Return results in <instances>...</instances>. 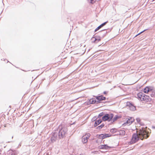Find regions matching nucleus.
I'll return each mask as SVG.
<instances>
[{"label":"nucleus","mask_w":155,"mask_h":155,"mask_svg":"<svg viewBox=\"0 0 155 155\" xmlns=\"http://www.w3.org/2000/svg\"><path fill=\"white\" fill-rule=\"evenodd\" d=\"M150 133L145 128L142 127L141 129L138 131L137 134L134 133L133 134L131 141L129 142L130 144H134L138 141L139 138V136L141 140L143 139H147L149 136Z\"/></svg>","instance_id":"obj_1"},{"label":"nucleus","mask_w":155,"mask_h":155,"mask_svg":"<svg viewBox=\"0 0 155 155\" xmlns=\"http://www.w3.org/2000/svg\"><path fill=\"white\" fill-rule=\"evenodd\" d=\"M67 131L68 129L67 127L60 126L59 127V130L57 132L58 138L61 139L65 137H66Z\"/></svg>","instance_id":"obj_2"},{"label":"nucleus","mask_w":155,"mask_h":155,"mask_svg":"<svg viewBox=\"0 0 155 155\" xmlns=\"http://www.w3.org/2000/svg\"><path fill=\"white\" fill-rule=\"evenodd\" d=\"M111 31V29H104L98 32V34L99 35V36L101 37V39L106 36L107 33Z\"/></svg>","instance_id":"obj_3"},{"label":"nucleus","mask_w":155,"mask_h":155,"mask_svg":"<svg viewBox=\"0 0 155 155\" xmlns=\"http://www.w3.org/2000/svg\"><path fill=\"white\" fill-rule=\"evenodd\" d=\"M51 137L50 140L52 143H53L55 142L58 138V135L57 134V132L55 131H53L51 134Z\"/></svg>","instance_id":"obj_4"},{"label":"nucleus","mask_w":155,"mask_h":155,"mask_svg":"<svg viewBox=\"0 0 155 155\" xmlns=\"http://www.w3.org/2000/svg\"><path fill=\"white\" fill-rule=\"evenodd\" d=\"M101 37L99 35H94L91 38V40L92 43H97L101 41Z\"/></svg>","instance_id":"obj_5"},{"label":"nucleus","mask_w":155,"mask_h":155,"mask_svg":"<svg viewBox=\"0 0 155 155\" xmlns=\"http://www.w3.org/2000/svg\"><path fill=\"white\" fill-rule=\"evenodd\" d=\"M112 135L110 134H100L98 135V138L103 139L107 137H111Z\"/></svg>","instance_id":"obj_6"},{"label":"nucleus","mask_w":155,"mask_h":155,"mask_svg":"<svg viewBox=\"0 0 155 155\" xmlns=\"http://www.w3.org/2000/svg\"><path fill=\"white\" fill-rule=\"evenodd\" d=\"M95 97L96 99L97 100V101H99V103L101 102V101H105L106 99V97H104L102 95H101L98 96H94Z\"/></svg>","instance_id":"obj_7"},{"label":"nucleus","mask_w":155,"mask_h":155,"mask_svg":"<svg viewBox=\"0 0 155 155\" xmlns=\"http://www.w3.org/2000/svg\"><path fill=\"white\" fill-rule=\"evenodd\" d=\"M98 104L99 101H96L95 98H92L89 99L88 101L87 102V105H89L90 104Z\"/></svg>","instance_id":"obj_8"},{"label":"nucleus","mask_w":155,"mask_h":155,"mask_svg":"<svg viewBox=\"0 0 155 155\" xmlns=\"http://www.w3.org/2000/svg\"><path fill=\"white\" fill-rule=\"evenodd\" d=\"M90 134L88 133L87 136H83L82 137V141L83 143H86L87 141V140L89 139Z\"/></svg>","instance_id":"obj_9"},{"label":"nucleus","mask_w":155,"mask_h":155,"mask_svg":"<svg viewBox=\"0 0 155 155\" xmlns=\"http://www.w3.org/2000/svg\"><path fill=\"white\" fill-rule=\"evenodd\" d=\"M142 101H150L151 100V98L150 96L146 95L144 94V95L143 96V97L142 98Z\"/></svg>","instance_id":"obj_10"},{"label":"nucleus","mask_w":155,"mask_h":155,"mask_svg":"<svg viewBox=\"0 0 155 155\" xmlns=\"http://www.w3.org/2000/svg\"><path fill=\"white\" fill-rule=\"evenodd\" d=\"M100 149L109 150L111 147L108 146L107 144L101 145L98 147Z\"/></svg>","instance_id":"obj_11"},{"label":"nucleus","mask_w":155,"mask_h":155,"mask_svg":"<svg viewBox=\"0 0 155 155\" xmlns=\"http://www.w3.org/2000/svg\"><path fill=\"white\" fill-rule=\"evenodd\" d=\"M109 114H104L102 117V120L103 121H108L109 120Z\"/></svg>","instance_id":"obj_12"},{"label":"nucleus","mask_w":155,"mask_h":155,"mask_svg":"<svg viewBox=\"0 0 155 155\" xmlns=\"http://www.w3.org/2000/svg\"><path fill=\"white\" fill-rule=\"evenodd\" d=\"M108 22V21H107L105 22H104V23H102L99 26H98L97 27L95 30L94 32H96L97 30H98L100 28L102 27L104 25H105Z\"/></svg>","instance_id":"obj_13"},{"label":"nucleus","mask_w":155,"mask_h":155,"mask_svg":"<svg viewBox=\"0 0 155 155\" xmlns=\"http://www.w3.org/2000/svg\"><path fill=\"white\" fill-rule=\"evenodd\" d=\"M14 152L15 151L10 149L7 151L5 155H15Z\"/></svg>","instance_id":"obj_14"},{"label":"nucleus","mask_w":155,"mask_h":155,"mask_svg":"<svg viewBox=\"0 0 155 155\" xmlns=\"http://www.w3.org/2000/svg\"><path fill=\"white\" fill-rule=\"evenodd\" d=\"M102 122V120L101 119H99L98 120H96L95 121L94 126V127H96L101 124Z\"/></svg>","instance_id":"obj_15"},{"label":"nucleus","mask_w":155,"mask_h":155,"mask_svg":"<svg viewBox=\"0 0 155 155\" xmlns=\"http://www.w3.org/2000/svg\"><path fill=\"white\" fill-rule=\"evenodd\" d=\"M118 133L117 134L118 135L119 134L120 135L123 136L125 135V131L124 130H121L119 131H118Z\"/></svg>","instance_id":"obj_16"},{"label":"nucleus","mask_w":155,"mask_h":155,"mask_svg":"<svg viewBox=\"0 0 155 155\" xmlns=\"http://www.w3.org/2000/svg\"><path fill=\"white\" fill-rule=\"evenodd\" d=\"M137 95L138 97L140 99L141 101H142V98L143 97L144 94L142 92H140L138 93Z\"/></svg>","instance_id":"obj_17"},{"label":"nucleus","mask_w":155,"mask_h":155,"mask_svg":"<svg viewBox=\"0 0 155 155\" xmlns=\"http://www.w3.org/2000/svg\"><path fill=\"white\" fill-rule=\"evenodd\" d=\"M110 131L112 134H114L117 132H118L117 129L115 128H113L111 129L110 130Z\"/></svg>","instance_id":"obj_18"},{"label":"nucleus","mask_w":155,"mask_h":155,"mask_svg":"<svg viewBox=\"0 0 155 155\" xmlns=\"http://www.w3.org/2000/svg\"><path fill=\"white\" fill-rule=\"evenodd\" d=\"M121 117L120 116H119L117 115H115L112 120L113 122L115 121L118 119L121 118Z\"/></svg>","instance_id":"obj_19"},{"label":"nucleus","mask_w":155,"mask_h":155,"mask_svg":"<svg viewBox=\"0 0 155 155\" xmlns=\"http://www.w3.org/2000/svg\"><path fill=\"white\" fill-rule=\"evenodd\" d=\"M136 107L134 106L133 104H132L129 108V109L131 111H134L136 110Z\"/></svg>","instance_id":"obj_20"},{"label":"nucleus","mask_w":155,"mask_h":155,"mask_svg":"<svg viewBox=\"0 0 155 155\" xmlns=\"http://www.w3.org/2000/svg\"><path fill=\"white\" fill-rule=\"evenodd\" d=\"M114 114L112 113L110 114H109V120H108V121L110 122V121H111L112 120L113 118L114 117Z\"/></svg>","instance_id":"obj_21"},{"label":"nucleus","mask_w":155,"mask_h":155,"mask_svg":"<svg viewBox=\"0 0 155 155\" xmlns=\"http://www.w3.org/2000/svg\"><path fill=\"white\" fill-rule=\"evenodd\" d=\"M128 124H129V125L131 124L130 123V120L128 118V120H127L125 123H124L122 124V126H124V125L125 126L126 125V124L127 125Z\"/></svg>","instance_id":"obj_22"},{"label":"nucleus","mask_w":155,"mask_h":155,"mask_svg":"<svg viewBox=\"0 0 155 155\" xmlns=\"http://www.w3.org/2000/svg\"><path fill=\"white\" fill-rule=\"evenodd\" d=\"M104 126V124H101L100 125L98 126L97 127L96 129L97 130H100Z\"/></svg>","instance_id":"obj_23"},{"label":"nucleus","mask_w":155,"mask_h":155,"mask_svg":"<svg viewBox=\"0 0 155 155\" xmlns=\"http://www.w3.org/2000/svg\"><path fill=\"white\" fill-rule=\"evenodd\" d=\"M133 104L130 102H127L126 103V106L128 107L129 108Z\"/></svg>","instance_id":"obj_24"},{"label":"nucleus","mask_w":155,"mask_h":155,"mask_svg":"<svg viewBox=\"0 0 155 155\" xmlns=\"http://www.w3.org/2000/svg\"><path fill=\"white\" fill-rule=\"evenodd\" d=\"M104 113L103 112H102L100 113L99 114L98 116L97 117V118H101L102 116H103Z\"/></svg>","instance_id":"obj_25"},{"label":"nucleus","mask_w":155,"mask_h":155,"mask_svg":"<svg viewBox=\"0 0 155 155\" xmlns=\"http://www.w3.org/2000/svg\"><path fill=\"white\" fill-rule=\"evenodd\" d=\"M151 97H155V91H152L151 93L150 94Z\"/></svg>","instance_id":"obj_26"},{"label":"nucleus","mask_w":155,"mask_h":155,"mask_svg":"<svg viewBox=\"0 0 155 155\" xmlns=\"http://www.w3.org/2000/svg\"><path fill=\"white\" fill-rule=\"evenodd\" d=\"M148 86L146 87L143 89V92L144 93H147L148 90Z\"/></svg>","instance_id":"obj_27"},{"label":"nucleus","mask_w":155,"mask_h":155,"mask_svg":"<svg viewBox=\"0 0 155 155\" xmlns=\"http://www.w3.org/2000/svg\"><path fill=\"white\" fill-rule=\"evenodd\" d=\"M148 92L152 91L153 90L154 88L152 87H150V86H148Z\"/></svg>","instance_id":"obj_28"},{"label":"nucleus","mask_w":155,"mask_h":155,"mask_svg":"<svg viewBox=\"0 0 155 155\" xmlns=\"http://www.w3.org/2000/svg\"><path fill=\"white\" fill-rule=\"evenodd\" d=\"M130 120V123L131 124L134 121V119L133 117H130L129 118H128Z\"/></svg>","instance_id":"obj_29"},{"label":"nucleus","mask_w":155,"mask_h":155,"mask_svg":"<svg viewBox=\"0 0 155 155\" xmlns=\"http://www.w3.org/2000/svg\"><path fill=\"white\" fill-rule=\"evenodd\" d=\"M98 118L96 116H94L91 119L92 121H95Z\"/></svg>","instance_id":"obj_30"},{"label":"nucleus","mask_w":155,"mask_h":155,"mask_svg":"<svg viewBox=\"0 0 155 155\" xmlns=\"http://www.w3.org/2000/svg\"><path fill=\"white\" fill-rule=\"evenodd\" d=\"M136 120L137 122L139 124V123L140 122V118L138 117L136 119Z\"/></svg>","instance_id":"obj_31"},{"label":"nucleus","mask_w":155,"mask_h":155,"mask_svg":"<svg viewBox=\"0 0 155 155\" xmlns=\"http://www.w3.org/2000/svg\"><path fill=\"white\" fill-rule=\"evenodd\" d=\"M90 1V2H89V3L93 4L94 3H95L96 1Z\"/></svg>","instance_id":"obj_32"},{"label":"nucleus","mask_w":155,"mask_h":155,"mask_svg":"<svg viewBox=\"0 0 155 155\" xmlns=\"http://www.w3.org/2000/svg\"><path fill=\"white\" fill-rule=\"evenodd\" d=\"M148 29H145L143 31H142L140 32V33L141 34L142 33H143L144 31L148 30Z\"/></svg>","instance_id":"obj_33"},{"label":"nucleus","mask_w":155,"mask_h":155,"mask_svg":"<svg viewBox=\"0 0 155 155\" xmlns=\"http://www.w3.org/2000/svg\"><path fill=\"white\" fill-rule=\"evenodd\" d=\"M139 124L141 126H144V124L143 122H141L139 123Z\"/></svg>","instance_id":"obj_34"},{"label":"nucleus","mask_w":155,"mask_h":155,"mask_svg":"<svg viewBox=\"0 0 155 155\" xmlns=\"http://www.w3.org/2000/svg\"><path fill=\"white\" fill-rule=\"evenodd\" d=\"M107 93H108V92H107V91H104L103 92V94H107Z\"/></svg>","instance_id":"obj_35"},{"label":"nucleus","mask_w":155,"mask_h":155,"mask_svg":"<svg viewBox=\"0 0 155 155\" xmlns=\"http://www.w3.org/2000/svg\"><path fill=\"white\" fill-rule=\"evenodd\" d=\"M1 127H6V125L5 124V125H2V126H1Z\"/></svg>","instance_id":"obj_36"},{"label":"nucleus","mask_w":155,"mask_h":155,"mask_svg":"<svg viewBox=\"0 0 155 155\" xmlns=\"http://www.w3.org/2000/svg\"><path fill=\"white\" fill-rule=\"evenodd\" d=\"M1 150L0 149V155H2L1 153Z\"/></svg>","instance_id":"obj_37"},{"label":"nucleus","mask_w":155,"mask_h":155,"mask_svg":"<svg viewBox=\"0 0 155 155\" xmlns=\"http://www.w3.org/2000/svg\"><path fill=\"white\" fill-rule=\"evenodd\" d=\"M152 128L153 129H155V126H152Z\"/></svg>","instance_id":"obj_38"},{"label":"nucleus","mask_w":155,"mask_h":155,"mask_svg":"<svg viewBox=\"0 0 155 155\" xmlns=\"http://www.w3.org/2000/svg\"><path fill=\"white\" fill-rule=\"evenodd\" d=\"M2 3H3V5H4V3L3 2V0H2Z\"/></svg>","instance_id":"obj_39"},{"label":"nucleus","mask_w":155,"mask_h":155,"mask_svg":"<svg viewBox=\"0 0 155 155\" xmlns=\"http://www.w3.org/2000/svg\"><path fill=\"white\" fill-rule=\"evenodd\" d=\"M140 33H139L138 34H137V35H140Z\"/></svg>","instance_id":"obj_40"},{"label":"nucleus","mask_w":155,"mask_h":155,"mask_svg":"<svg viewBox=\"0 0 155 155\" xmlns=\"http://www.w3.org/2000/svg\"><path fill=\"white\" fill-rule=\"evenodd\" d=\"M137 36H138V35H137L135 36V37H136Z\"/></svg>","instance_id":"obj_41"},{"label":"nucleus","mask_w":155,"mask_h":155,"mask_svg":"<svg viewBox=\"0 0 155 155\" xmlns=\"http://www.w3.org/2000/svg\"><path fill=\"white\" fill-rule=\"evenodd\" d=\"M153 1H153V0L151 2H153Z\"/></svg>","instance_id":"obj_42"},{"label":"nucleus","mask_w":155,"mask_h":155,"mask_svg":"<svg viewBox=\"0 0 155 155\" xmlns=\"http://www.w3.org/2000/svg\"><path fill=\"white\" fill-rule=\"evenodd\" d=\"M149 1H148V2H149Z\"/></svg>","instance_id":"obj_43"}]
</instances>
